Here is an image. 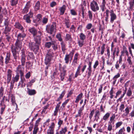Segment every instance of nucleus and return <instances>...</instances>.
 I'll list each match as a JSON object with an SVG mask.
<instances>
[{
	"label": "nucleus",
	"instance_id": "nucleus-1",
	"mask_svg": "<svg viewBox=\"0 0 134 134\" xmlns=\"http://www.w3.org/2000/svg\"><path fill=\"white\" fill-rule=\"evenodd\" d=\"M25 50L23 49L21 50V64L18 65L16 68V74L19 75L20 74V77H22L24 75V66L25 64L26 61V55L25 54Z\"/></svg>",
	"mask_w": 134,
	"mask_h": 134
},
{
	"label": "nucleus",
	"instance_id": "nucleus-2",
	"mask_svg": "<svg viewBox=\"0 0 134 134\" xmlns=\"http://www.w3.org/2000/svg\"><path fill=\"white\" fill-rule=\"evenodd\" d=\"M15 45V47L12 46L11 47V49L14 58L16 61L17 58L16 52L18 51H19L21 50L22 47V42L16 41Z\"/></svg>",
	"mask_w": 134,
	"mask_h": 134
},
{
	"label": "nucleus",
	"instance_id": "nucleus-3",
	"mask_svg": "<svg viewBox=\"0 0 134 134\" xmlns=\"http://www.w3.org/2000/svg\"><path fill=\"white\" fill-rule=\"evenodd\" d=\"M37 39L36 38L34 39L35 43L32 42L29 43V48L31 49L34 51H38L39 48V46L41 44V38Z\"/></svg>",
	"mask_w": 134,
	"mask_h": 134
},
{
	"label": "nucleus",
	"instance_id": "nucleus-4",
	"mask_svg": "<svg viewBox=\"0 0 134 134\" xmlns=\"http://www.w3.org/2000/svg\"><path fill=\"white\" fill-rule=\"evenodd\" d=\"M30 32L33 35L34 39L36 38L37 39L41 38L42 35V33L40 31H37V30L34 27H32L29 29Z\"/></svg>",
	"mask_w": 134,
	"mask_h": 134
},
{
	"label": "nucleus",
	"instance_id": "nucleus-5",
	"mask_svg": "<svg viewBox=\"0 0 134 134\" xmlns=\"http://www.w3.org/2000/svg\"><path fill=\"white\" fill-rule=\"evenodd\" d=\"M56 23H53L52 24L48 25L46 26V30L47 33L51 34H52L53 32H55L56 29Z\"/></svg>",
	"mask_w": 134,
	"mask_h": 134
},
{
	"label": "nucleus",
	"instance_id": "nucleus-6",
	"mask_svg": "<svg viewBox=\"0 0 134 134\" xmlns=\"http://www.w3.org/2000/svg\"><path fill=\"white\" fill-rule=\"evenodd\" d=\"M115 117V114H113L110 118V120L109 122V124H108L107 128V130L109 131H111L113 130V132H114V129H113V126L111 124L112 123L113 124H114Z\"/></svg>",
	"mask_w": 134,
	"mask_h": 134
},
{
	"label": "nucleus",
	"instance_id": "nucleus-7",
	"mask_svg": "<svg viewBox=\"0 0 134 134\" xmlns=\"http://www.w3.org/2000/svg\"><path fill=\"white\" fill-rule=\"evenodd\" d=\"M90 6L91 9L94 12H96L99 9L98 3L94 0L91 2Z\"/></svg>",
	"mask_w": 134,
	"mask_h": 134
},
{
	"label": "nucleus",
	"instance_id": "nucleus-8",
	"mask_svg": "<svg viewBox=\"0 0 134 134\" xmlns=\"http://www.w3.org/2000/svg\"><path fill=\"white\" fill-rule=\"evenodd\" d=\"M19 79V75L17 74L14 77H13L12 81L10 82V90H12L14 84L15 82H17Z\"/></svg>",
	"mask_w": 134,
	"mask_h": 134
},
{
	"label": "nucleus",
	"instance_id": "nucleus-9",
	"mask_svg": "<svg viewBox=\"0 0 134 134\" xmlns=\"http://www.w3.org/2000/svg\"><path fill=\"white\" fill-rule=\"evenodd\" d=\"M7 13L5 9H2L1 7H0V24L2 23L3 20V17L4 14Z\"/></svg>",
	"mask_w": 134,
	"mask_h": 134
},
{
	"label": "nucleus",
	"instance_id": "nucleus-10",
	"mask_svg": "<svg viewBox=\"0 0 134 134\" xmlns=\"http://www.w3.org/2000/svg\"><path fill=\"white\" fill-rule=\"evenodd\" d=\"M31 6L30 1H28L27 2L24 8L22 10V13L23 14L27 13L29 11V9Z\"/></svg>",
	"mask_w": 134,
	"mask_h": 134
},
{
	"label": "nucleus",
	"instance_id": "nucleus-11",
	"mask_svg": "<svg viewBox=\"0 0 134 134\" xmlns=\"http://www.w3.org/2000/svg\"><path fill=\"white\" fill-rule=\"evenodd\" d=\"M92 64V62H91L89 61V63L88 64V67L87 68V69L88 70L87 73V79H88L90 77V76L91 75V73L92 72V68L91 65Z\"/></svg>",
	"mask_w": 134,
	"mask_h": 134
},
{
	"label": "nucleus",
	"instance_id": "nucleus-12",
	"mask_svg": "<svg viewBox=\"0 0 134 134\" xmlns=\"http://www.w3.org/2000/svg\"><path fill=\"white\" fill-rule=\"evenodd\" d=\"M66 66L65 65L62 66V65L60 63L59 64V70L60 71V73L66 74Z\"/></svg>",
	"mask_w": 134,
	"mask_h": 134
},
{
	"label": "nucleus",
	"instance_id": "nucleus-13",
	"mask_svg": "<svg viewBox=\"0 0 134 134\" xmlns=\"http://www.w3.org/2000/svg\"><path fill=\"white\" fill-rule=\"evenodd\" d=\"M110 22L113 23L114 20L116 18V16L114 13L113 10H111L110 11Z\"/></svg>",
	"mask_w": 134,
	"mask_h": 134
},
{
	"label": "nucleus",
	"instance_id": "nucleus-14",
	"mask_svg": "<svg viewBox=\"0 0 134 134\" xmlns=\"http://www.w3.org/2000/svg\"><path fill=\"white\" fill-rule=\"evenodd\" d=\"M21 80L19 83L18 86H20L21 87H23L25 86L26 85L25 83L26 82V80L24 78H23L22 77H20Z\"/></svg>",
	"mask_w": 134,
	"mask_h": 134
},
{
	"label": "nucleus",
	"instance_id": "nucleus-15",
	"mask_svg": "<svg viewBox=\"0 0 134 134\" xmlns=\"http://www.w3.org/2000/svg\"><path fill=\"white\" fill-rule=\"evenodd\" d=\"M72 57L73 55H71L70 54L66 55L64 58L65 63L66 64H68L70 59V62H71L72 60Z\"/></svg>",
	"mask_w": 134,
	"mask_h": 134
},
{
	"label": "nucleus",
	"instance_id": "nucleus-16",
	"mask_svg": "<svg viewBox=\"0 0 134 134\" xmlns=\"http://www.w3.org/2000/svg\"><path fill=\"white\" fill-rule=\"evenodd\" d=\"M51 56L49 54H47L45 60V64L46 65L51 64Z\"/></svg>",
	"mask_w": 134,
	"mask_h": 134
},
{
	"label": "nucleus",
	"instance_id": "nucleus-17",
	"mask_svg": "<svg viewBox=\"0 0 134 134\" xmlns=\"http://www.w3.org/2000/svg\"><path fill=\"white\" fill-rule=\"evenodd\" d=\"M119 50L118 48H114V51L113 52V55L111 56V57L113 59V60H115V54L116 53V55L117 56H118L119 53Z\"/></svg>",
	"mask_w": 134,
	"mask_h": 134
},
{
	"label": "nucleus",
	"instance_id": "nucleus-18",
	"mask_svg": "<svg viewBox=\"0 0 134 134\" xmlns=\"http://www.w3.org/2000/svg\"><path fill=\"white\" fill-rule=\"evenodd\" d=\"M26 36V35L24 33L23 34L19 33L18 35L16 41H22L24 38Z\"/></svg>",
	"mask_w": 134,
	"mask_h": 134
},
{
	"label": "nucleus",
	"instance_id": "nucleus-19",
	"mask_svg": "<svg viewBox=\"0 0 134 134\" xmlns=\"http://www.w3.org/2000/svg\"><path fill=\"white\" fill-rule=\"evenodd\" d=\"M61 102H59L56 105L55 108V110L54 111L53 115L54 116H56L57 115V113L58 111L59 107L60 106V104Z\"/></svg>",
	"mask_w": 134,
	"mask_h": 134
},
{
	"label": "nucleus",
	"instance_id": "nucleus-20",
	"mask_svg": "<svg viewBox=\"0 0 134 134\" xmlns=\"http://www.w3.org/2000/svg\"><path fill=\"white\" fill-rule=\"evenodd\" d=\"M27 93L29 95L32 96L34 95L36 93V91L34 89H30L27 88Z\"/></svg>",
	"mask_w": 134,
	"mask_h": 134
},
{
	"label": "nucleus",
	"instance_id": "nucleus-21",
	"mask_svg": "<svg viewBox=\"0 0 134 134\" xmlns=\"http://www.w3.org/2000/svg\"><path fill=\"white\" fill-rule=\"evenodd\" d=\"M11 30V28L9 26H5L4 31L3 32V34H9V32Z\"/></svg>",
	"mask_w": 134,
	"mask_h": 134
},
{
	"label": "nucleus",
	"instance_id": "nucleus-22",
	"mask_svg": "<svg viewBox=\"0 0 134 134\" xmlns=\"http://www.w3.org/2000/svg\"><path fill=\"white\" fill-rule=\"evenodd\" d=\"M84 108H83V107H82L80 108L78 111V114L75 116V117L76 118L79 116L80 117L81 116V115H82V111L83 110Z\"/></svg>",
	"mask_w": 134,
	"mask_h": 134
},
{
	"label": "nucleus",
	"instance_id": "nucleus-23",
	"mask_svg": "<svg viewBox=\"0 0 134 134\" xmlns=\"http://www.w3.org/2000/svg\"><path fill=\"white\" fill-rule=\"evenodd\" d=\"M105 0H103L100 6L102 12H104V11L105 9L106 8L105 7Z\"/></svg>",
	"mask_w": 134,
	"mask_h": 134
},
{
	"label": "nucleus",
	"instance_id": "nucleus-24",
	"mask_svg": "<svg viewBox=\"0 0 134 134\" xmlns=\"http://www.w3.org/2000/svg\"><path fill=\"white\" fill-rule=\"evenodd\" d=\"M10 52H7V55L5 58V63L6 64H8L10 60Z\"/></svg>",
	"mask_w": 134,
	"mask_h": 134
},
{
	"label": "nucleus",
	"instance_id": "nucleus-25",
	"mask_svg": "<svg viewBox=\"0 0 134 134\" xmlns=\"http://www.w3.org/2000/svg\"><path fill=\"white\" fill-rule=\"evenodd\" d=\"M40 2L39 1H37L34 7V9L35 11H37L40 9Z\"/></svg>",
	"mask_w": 134,
	"mask_h": 134
},
{
	"label": "nucleus",
	"instance_id": "nucleus-26",
	"mask_svg": "<svg viewBox=\"0 0 134 134\" xmlns=\"http://www.w3.org/2000/svg\"><path fill=\"white\" fill-rule=\"evenodd\" d=\"M62 49L63 54L65 53V50L66 49L65 46V44L63 41L61 42L60 43Z\"/></svg>",
	"mask_w": 134,
	"mask_h": 134
},
{
	"label": "nucleus",
	"instance_id": "nucleus-27",
	"mask_svg": "<svg viewBox=\"0 0 134 134\" xmlns=\"http://www.w3.org/2000/svg\"><path fill=\"white\" fill-rule=\"evenodd\" d=\"M83 94L82 93L79 94L76 97L75 102L76 103H78L79 101L82 98Z\"/></svg>",
	"mask_w": 134,
	"mask_h": 134
},
{
	"label": "nucleus",
	"instance_id": "nucleus-28",
	"mask_svg": "<svg viewBox=\"0 0 134 134\" xmlns=\"http://www.w3.org/2000/svg\"><path fill=\"white\" fill-rule=\"evenodd\" d=\"M15 28L19 29L21 30H22L23 27L18 22H16L14 25Z\"/></svg>",
	"mask_w": 134,
	"mask_h": 134
},
{
	"label": "nucleus",
	"instance_id": "nucleus-29",
	"mask_svg": "<svg viewBox=\"0 0 134 134\" xmlns=\"http://www.w3.org/2000/svg\"><path fill=\"white\" fill-rule=\"evenodd\" d=\"M81 67V64L79 65L78 66L77 69V70L76 71V73L75 74V78H76L77 77V76L79 75H81V74H80V69Z\"/></svg>",
	"mask_w": 134,
	"mask_h": 134
},
{
	"label": "nucleus",
	"instance_id": "nucleus-30",
	"mask_svg": "<svg viewBox=\"0 0 134 134\" xmlns=\"http://www.w3.org/2000/svg\"><path fill=\"white\" fill-rule=\"evenodd\" d=\"M64 21L65 26L67 28H69L71 25V23H70L69 19H66L65 18L64 20Z\"/></svg>",
	"mask_w": 134,
	"mask_h": 134
},
{
	"label": "nucleus",
	"instance_id": "nucleus-31",
	"mask_svg": "<svg viewBox=\"0 0 134 134\" xmlns=\"http://www.w3.org/2000/svg\"><path fill=\"white\" fill-rule=\"evenodd\" d=\"M129 4L130 5V6L129 7L130 10V11L133 10V8L134 7L133 5L134 4V0H130Z\"/></svg>",
	"mask_w": 134,
	"mask_h": 134
},
{
	"label": "nucleus",
	"instance_id": "nucleus-32",
	"mask_svg": "<svg viewBox=\"0 0 134 134\" xmlns=\"http://www.w3.org/2000/svg\"><path fill=\"white\" fill-rule=\"evenodd\" d=\"M110 116V113L107 112L103 117L102 120H103L105 121H106L109 118Z\"/></svg>",
	"mask_w": 134,
	"mask_h": 134
},
{
	"label": "nucleus",
	"instance_id": "nucleus-33",
	"mask_svg": "<svg viewBox=\"0 0 134 134\" xmlns=\"http://www.w3.org/2000/svg\"><path fill=\"white\" fill-rule=\"evenodd\" d=\"M65 6L63 5L62 7L60 8L59 10H60V15H63L64 14L65 10Z\"/></svg>",
	"mask_w": 134,
	"mask_h": 134
},
{
	"label": "nucleus",
	"instance_id": "nucleus-34",
	"mask_svg": "<svg viewBox=\"0 0 134 134\" xmlns=\"http://www.w3.org/2000/svg\"><path fill=\"white\" fill-rule=\"evenodd\" d=\"M30 18L25 15L23 17L24 20H25L27 23H30L31 22V20L30 19Z\"/></svg>",
	"mask_w": 134,
	"mask_h": 134
},
{
	"label": "nucleus",
	"instance_id": "nucleus-35",
	"mask_svg": "<svg viewBox=\"0 0 134 134\" xmlns=\"http://www.w3.org/2000/svg\"><path fill=\"white\" fill-rule=\"evenodd\" d=\"M11 101L12 105L14 106H15L16 103H15V97L13 95H12L11 96Z\"/></svg>",
	"mask_w": 134,
	"mask_h": 134
},
{
	"label": "nucleus",
	"instance_id": "nucleus-36",
	"mask_svg": "<svg viewBox=\"0 0 134 134\" xmlns=\"http://www.w3.org/2000/svg\"><path fill=\"white\" fill-rule=\"evenodd\" d=\"M65 93V91H63L61 94L59 96L58 98L57 99V101H59L64 96V95Z\"/></svg>",
	"mask_w": 134,
	"mask_h": 134
},
{
	"label": "nucleus",
	"instance_id": "nucleus-37",
	"mask_svg": "<svg viewBox=\"0 0 134 134\" xmlns=\"http://www.w3.org/2000/svg\"><path fill=\"white\" fill-rule=\"evenodd\" d=\"M67 131V128L66 127H64V128H62L61 130L59 131L60 134H65V132Z\"/></svg>",
	"mask_w": 134,
	"mask_h": 134
},
{
	"label": "nucleus",
	"instance_id": "nucleus-38",
	"mask_svg": "<svg viewBox=\"0 0 134 134\" xmlns=\"http://www.w3.org/2000/svg\"><path fill=\"white\" fill-rule=\"evenodd\" d=\"M105 45V44L104 43L103 44L102 46L101 47V50L100 51V54L102 55H103L104 53Z\"/></svg>",
	"mask_w": 134,
	"mask_h": 134
},
{
	"label": "nucleus",
	"instance_id": "nucleus-39",
	"mask_svg": "<svg viewBox=\"0 0 134 134\" xmlns=\"http://www.w3.org/2000/svg\"><path fill=\"white\" fill-rule=\"evenodd\" d=\"M94 109H93L90 111V113L89 115V118L90 120H91L92 118L94 113Z\"/></svg>",
	"mask_w": 134,
	"mask_h": 134
},
{
	"label": "nucleus",
	"instance_id": "nucleus-40",
	"mask_svg": "<svg viewBox=\"0 0 134 134\" xmlns=\"http://www.w3.org/2000/svg\"><path fill=\"white\" fill-rule=\"evenodd\" d=\"M18 0H11V5L12 6H14L18 3Z\"/></svg>",
	"mask_w": 134,
	"mask_h": 134
},
{
	"label": "nucleus",
	"instance_id": "nucleus-41",
	"mask_svg": "<svg viewBox=\"0 0 134 134\" xmlns=\"http://www.w3.org/2000/svg\"><path fill=\"white\" fill-rule=\"evenodd\" d=\"M114 60H113V59H108L107 62V64L108 66H111L112 65L113 63Z\"/></svg>",
	"mask_w": 134,
	"mask_h": 134
},
{
	"label": "nucleus",
	"instance_id": "nucleus-42",
	"mask_svg": "<svg viewBox=\"0 0 134 134\" xmlns=\"http://www.w3.org/2000/svg\"><path fill=\"white\" fill-rule=\"evenodd\" d=\"M39 128L38 126H34L33 131V134H36Z\"/></svg>",
	"mask_w": 134,
	"mask_h": 134
},
{
	"label": "nucleus",
	"instance_id": "nucleus-43",
	"mask_svg": "<svg viewBox=\"0 0 134 134\" xmlns=\"http://www.w3.org/2000/svg\"><path fill=\"white\" fill-rule=\"evenodd\" d=\"M56 38L58 39V40L60 42H62V39L61 37V35L60 34H57L56 36Z\"/></svg>",
	"mask_w": 134,
	"mask_h": 134
},
{
	"label": "nucleus",
	"instance_id": "nucleus-44",
	"mask_svg": "<svg viewBox=\"0 0 134 134\" xmlns=\"http://www.w3.org/2000/svg\"><path fill=\"white\" fill-rule=\"evenodd\" d=\"M65 39L66 41L71 40V35L69 34H67L66 35Z\"/></svg>",
	"mask_w": 134,
	"mask_h": 134
},
{
	"label": "nucleus",
	"instance_id": "nucleus-45",
	"mask_svg": "<svg viewBox=\"0 0 134 134\" xmlns=\"http://www.w3.org/2000/svg\"><path fill=\"white\" fill-rule=\"evenodd\" d=\"M80 39L82 41H84L86 38V36L83 34L81 33L80 36Z\"/></svg>",
	"mask_w": 134,
	"mask_h": 134
},
{
	"label": "nucleus",
	"instance_id": "nucleus-46",
	"mask_svg": "<svg viewBox=\"0 0 134 134\" xmlns=\"http://www.w3.org/2000/svg\"><path fill=\"white\" fill-rule=\"evenodd\" d=\"M52 44V42L51 43L50 42H48L45 43V47L47 48H49L51 47Z\"/></svg>",
	"mask_w": 134,
	"mask_h": 134
},
{
	"label": "nucleus",
	"instance_id": "nucleus-47",
	"mask_svg": "<svg viewBox=\"0 0 134 134\" xmlns=\"http://www.w3.org/2000/svg\"><path fill=\"white\" fill-rule=\"evenodd\" d=\"M100 115L99 111L97 110L95 111L94 117H100Z\"/></svg>",
	"mask_w": 134,
	"mask_h": 134
},
{
	"label": "nucleus",
	"instance_id": "nucleus-48",
	"mask_svg": "<svg viewBox=\"0 0 134 134\" xmlns=\"http://www.w3.org/2000/svg\"><path fill=\"white\" fill-rule=\"evenodd\" d=\"M122 124V121H119L116 124L115 128L117 129Z\"/></svg>",
	"mask_w": 134,
	"mask_h": 134
},
{
	"label": "nucleus",
	"instance_id": "nucleus-49",
	"mask_svg": "<svg viewBox=\"0 0 134 134\" xmlns=\"http://www.w3.org/2000/svg\"><path fill=\"white\" fill-rule=\"evenodd\" d=\"M28 56L29 57L30 59H34L35 58L33 54L31 52L29 53Z\"/></svg>",
	"mask_w": 134,
	"mask_h": 134
},
{
	"label": "nucleus",
	"instance_id": "nucleus-50",
	"mask_svg": "<svg viewBox=\"0 0 134 134\" xmlns=\"http://www.w3.org/2000/svg\"><path fill=\"white\" fill-rule=\"evenodd\" d=\"M4 88L1 87L0 88V97L2 96L4 93Z\"/></svg>",
	"mask_w": 134,
	"mask_h": 134
},
{
	"label": "nucleus",
	"instance_id": "nucleus-51",
	"mask_svg": "<svg viewBox=\"0 0 134 134\" xmlns=\"http://www.w3.org/2000/svg\"><path fill=\"white\" fill-rule=\"evenodd\" d=\"M33 14L31 10H30L28 14H27L25 15L31 18L33 17Z\"/></svg>",
	"mask_w": 134,
	"mask_h": 134
},
{
	"label": "nucleus",
	"instance_id": "nucleus-52",
	"mask_svg": "<svg viewBox=\"0 0 134 134\" xmlns=\"http://www.w3.org/2000/svg\"><path fill=\"white\" fill-rule=\"evenodd\" d=\"M52 47L54 51H56L58 49L57 45L54 44L53 42H52Z\"/></svg>",
	"mask_w": 134,
	"mask_h": 134
},
{
	"label": "nucleus",
	"instance_id": "nucleus-53",
	"mask_svg": "<svg viewBox=\"0 0 134 134\" xmlns=\"http://www.w3.org/2000/svg\"><path fill=\"white\" fill-rule=\"evenodd\" d=\"M35 81V79H32L31 81L29 82L28 84H27V87L28 86H31L32 85V83H34Z\"/></svg>",
	"mask_w": 134,
	"mask_h": 134
},
{
	"label": "nucleus",
	"instance_id": "nucleus-54",
	"mask_svg": "<svg viewBox=\"0 0 134 134\" xmlns=\"http://www.w3.org/2000/svg\"><path fill=\"white\" fill-rule=\"evenodd\" d=\"M5 37H6V39L9 42L11 41V37L9 34H5Z\"/></svg>",
	"mask_w": 134,
	"mask_h": 134
},
{
	"label": "nucleus",
	"instance_id": "nucleus-55",
	"mask_svg": "<svg viewBox=\"0 0 134 134\" xmlns=\"http://www.w3.org/2000/svg\"><path fill=\"white\" fill-rule=\"evenodd\" d=\"M78 55V54L77 53H76L75 55L73 62L75 63L77 62Z\"/></svg>",
	"mask_w": 134,
	"mask_h": 134
},
{
	"label": "nucleus",
	"instance_id": "nucleus-56",
	"mask_svg": "<svg viewBox=\"0 0 134 134\" xmlns=\"http://www.w3.org/2000/svg\"><path fill=\"white\" fill-rule=\"evenodd\" d=\"M65 75L66 74L60 73V80L61 81H63Z\"/></svg>",
	"mask_w": 134,
	"mask_h": 134
},
{
	"label": "nucleus",
	"instance_id": "nucleus-57",
	"mask_svg": "<svg viewBox=\"0 0 134 134\" xmlns=\"http://www.w3.org/2000/svg\"><path fill=\"white\" fill-rule=\"evenodd\" d=\"M54 130L49 129L47 131V134H53Z\"/></svg>",
	"mask_w": 134,
	"mask_h": 134
},
{
	"label": "nucleus",
	"instance_id": "nucleus-58",
	"mask_svg": "<svg viewBox=\"0 0 134 134\" xmlns=\"http://www.w3.org/2000/svg\"><path fill=\"white\" fill-rule=\"evenodd\" d=\"M9 21L8 20V19H5L4 24L5 26H8L9 24Z\"/></svg>",
	"mask_w": 134,
	"mask_h": 134
},
{
	"label": "nucleus",
	"instance_id": "nucleus-59",
	"mask_svg": "<svg viewBox=\"0 0 134 134\" xmlns=\"http://www.w3.org/2000/svg\"><path fill=\"white\" fill-rule=\"evenodd\" d=\"M7 75V83L8 84L9 83L11 80V79L12 76H8V75Z\"/></svg>",
	"mask_w": 134,
	"mask_h": 134
},
{
	"label": "nucleus",
	"instance_id": "nucleus-60",
	"mask_svg": "<svg viewBox=\"0 0 134 134\" xmlns=\"http://www.w3.org/2000/svg\"><path fill=\"white\" fill-rule=\"evenodd\" d=\"M70 31L72 32H74L75 31V28L74 26V25H72L70 28Z\"/></svg>",
	"mask_w": 134,
	"mask_h": 134
},
{
	"label": "nucleus",
	"instance_id": "nucleus-61",
	"mask_svg": "<svg viewBox=\"0 0 134 134\" xmlns=\"http://www.w3.org/2000/svg\"><path fill=\"white\" fill-rule=\"evenodd\" d=\"M99 63V62L98 60H96L95 61L93 66V68L94 69L96 68L97 66L98 65Z\"/></svg>",
	"mask_w": 134,
	"mask_h": 134
},
{
	"label": "nucleus",
	"instance_id": "nucleus-62",
	"mask_svg": "<svg viewBox=\"0 0 134 134\" xmlns=\"http://www.w3.org/2000/svg\"><path fill=\"white\" fill-rule=\"evenodd\" d=\"M12 71L10 69H8L7 72V75L12 76Z\"/></svg>",
	"mask_w": 134,
	"mask_h": 134
},
{
	"label": "nucleus",
	"instance_id": "nucleus-63",
	"mask_svg": "<svg viewBox=\"0 0 134 134\" xmlns=\"http://www.w3.org/2000/svg\"><path fill=\"white\" fill-rule=\"evenodd\" d=\"M56 2L54 1L50 3V6L51 7H53L56 6Z\"/></svg>",
	"mask_w": 134,
	"mask_h": 134
},
{
	"label": "nucleus",
	"instance_id": "nucleus-64",
	"mask_svg": "<svg viewBox=\"0 0 134 134\" xmlns=\"http://www.w3.org/2000/svg\"><path fill=\"white\" fill-rule=\"evenodd\" d=\"M125 130L124 127H123L119 130L118 132V134H122L124 132Z\"/></svg>",
	"mask_w": 134,
	"mask_h": 134
}]
</instances>
